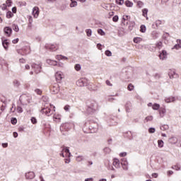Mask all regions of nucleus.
Here are the masks:
<instances>
[{
  "mask_svg": "<svg viewBox=\"0 0 181 181\" xmlns=\"http://www.w3.org/2000/svg\"><path fill=\"white\" fill-rule=\"evenodd\" d=\"M159 57H160V60H165L168 57V52L165 50H163L160 53Z\"/></svg>",
  "mask_w": 181,
  "mask_h": 181,
  "instance_id": "nucleus-15",
  "label": "nucleus"
},
{
  "mask_svg": "<svg viewBox=\"0 0 181 181\" xmlns=\"http://www.w3.org/2000/svg\"><path fill=\"white\" fill-rule=\"evenodd\" d=\"M133 41L134 42V43H139L140 42H142V38L137 37L134 38Z\"/></svg>",
  "mask_w": 181,
  "mask_h": 181,
  "instance_id": "nucleus-37",
  "label": "nucleus"
},
{
  "mask_svg": "<svg viewBox=\"0 0 181 181\" xmlns=\"http://www.w3.org/2000/svg\"><path fill=\"white\" fill-rule=\"evenodd\" d=\"M160 25H162V21H160V20H157V21H156V26H157V28H158V27L160 26Z\"/></svg>",
  "mask_w": 181,
  "mask_h": 181,
  "instance_id": "nucleus-47",
  "label": "nucleus"
},
{
  "mask_svg": "<svg viewBox=\"0 0 181 181\" xmlns=\"http://www.w3.org/2000/svg\"><path fill=\"white\" fill-rule=\"evenodd\" d=\"M153 110H158L160 108V105L159 104L155 103L152 106Z\"/></svg>",
  "mask_w": 181,
  "mask_h": 181,
  "instance_id": "nucleus-34",
  "label": "nucleus"
},
{
  "mask_svg": "<svg viewBox=\"0 0 181 181\" xmlns=\"http://www.w3.org/2000/svg\"><path fill=\"white\" fill-rule=\"evenodd\" d=\"M31 67L36 74L40 73V70H42V65L40 64H33Z\"/></svg>",
  "mask_w": 181,
  "mask_h": 181,
  "instance_id": "nucleus-7",
  "label": "nucleus"
},
{
  "mask_svg": "<svg viewBox=\"0 0 181 181\" xmlns=\"http://www.w3.org/2000/svg\"><path fill=\"white\" fill-rule=\"evenodd\" d=\"M13 13H12V11H8L6 13V18L8 19H11V18H13Z\"/></svg>",
  "mask_w": 181,
  "mask_h": 181,
  "instance_id": "nucleus-33",
  "label": "nucleus"
},
{
  "mask_svg": "<svg viewBox=\"0 0 181 181\" xmlns=\"http://www.w3.org/2000/svg\"><path fill=\"white\" fill-rule=\"evenodd\" d=\"M60 131L62 135H66V132L70 131V124L69 123L62 124L60 127Z\"/></svg>",
  "mask_w": 181,
  "mask_h": 181,
  "instance_id": "nucleus-4",
  "label": "nucleus"
},
{
  "mask_svg": "<svg viewBox=\"0 0 181 181\" xmlns=\"http://www.w3.org/2000/svg\"><path fill=\"white\" fill-rule=\"evenodd\" d=\"M64 110H65L66 111H69L70 110V105H66L64 106Z\"/></svg>",
  "mask_w": 181,
  "mask_h": 181,
  "instance_id": "nucleus-62",
  "label": "nucleus"
},
{
  "mask_svg": "<svg viewBox=\"0 0 181 181\" xmlns=\"http://www.w3.org/2000/svg\"><path fill=\"white\" fill-rule=\"evenodd\" d=\"M98 33L99 35H100V36H105V32H104V30H103V29H98Z\"/></svg>",
  "mask_w": 181,
  "mask_h": 181,
  "instance_id": "nucleus-38",
  "label": "nucleus"
},
{
  "mask_svg": "<svg viewBox=\"0 0 181 181\" xmlns=\"http://www.w3.org/2000/svg\"><path fill=\"white\" fill-rule=\"evenodd\" d=\"M86 35L87 36H88V37H90V36H91L93 31H91V29H87L86 30Z\"/></svg>",
  "mask_w": 181,
  "mask_h": 181,
  "instance_id": "nucleus-41",
  "label": "nucleus"
},
{
  "mask_svg": "<svg viewBox=\"0 0 181 181\" xmlns=\"http://www.w3.org/2000/svg\"><path fill=\"white\" fill-rule=\"evenodd\" d=\"M175 100V97H168L165 98V103H173Z\"/></svg>",
  "mask_w": 181,
  "mask_h": 181,
  "instance_id": "nucleus-25",
  "label": "nucleus"
},
{
  "mask_svg": "<svg viewBox=\"0 0 181 181\" xmlns=\"http://www.w3.org/2000/svg\"><path fill=\"white\" fill-rule=\"evenodd\" d=\"M11 122L13 125H15V124H16L18 122V119H16V118H15V117H12L11 119Z\"/></svg>",
  "mask_w": 181,
  "mask_h": 181,
  "instance_id": "nucleus-44",
  "label": "nucleus"
},
{
  "mask_svg": "<svg viewBox=\"0 0 181 181\" xmlns=\"http://www.w3.org/2000/svg\"><path fill=\"white\" fill-rule=\"evenodd\" d=\"M140 32H141V33H145V32H146V26H145V25H141L140 26Z\"/></svg>",
  "mask_w": 181,
  "mask_h": 181,
  "instance_id": "nucleus-30",
  "label": "nucleus"
},
{
  "mask_svg": "<svg viewBox=\"0 0 181 181\" xmlns=\"http://www.w3.org/2000/svg\"><path fill=\"white\" fill-rule=\"evenodd\" d=\"M127 89L129 90V91H132V90H134V85H132V83L129 84L127 86Z\"/></svg>",
  "mask_w": 181,
  "mask_h": 181,
  "instance_id": "nucleus-45",
  "label": "nucleus"
},
{
  "mask_svg": "<svg viewBox=\"0 0 181 181\" xmlns=\"http://www.w3.org/2000/svg\"><path fill=\"white\" fill-rule=\"evenodd\" d=\"M121 165L124 170H128V161L127 160V158H122Z\"/></svg>",
  "mask_w": 181,
  "mask_h": 181,
  "instance_id": "nucleus-9",
  "label": "nucleus"
},
{
  "mask_svg": "<svg viewBox=\"0 0 181 181\" xmlns=\"http://www.w3.org/2000/svg\"><path fill=\"white\" fill-rule=\"evenodd\" d=\"M55 119H58V121H60V119H61L60 115H54V121Z\"/></svg>",
  "mask_w": 181,
  "mask_h": 181,
  "instance_id": "nucleus-56",
  "label": "nucleus"
},
{
  "mask_svg": "<svg viewBox=\"0 0 181 181\" xmlns=\"http://www.w3.org/2000/svg\"><path fill=\"white\" fill-rule=\"evenodd\" d=\"M17 53L21 54V56H26V54H29L30 53V47L25 46L23 47L21 49H18Z\"/></svg>",
  "mask_w": 181,
  "mask_h": 181,
  "instance_id": "nucleus-2",
  "label": "nucleus"
},
{
  "mask_svg": "<svg viewBox=\"0 0 181 181\" xmlns=\"http://www.w3.org/2000/svg\"><path fill=\"white\" fill-rule=\"evenodd\" d=\"M177 141H178L177 137H175V136H173L169 139V142L170 144H172V145H175L177 144Z\"/></svg>",
  "mask_w": 181,
  "mask_h": 181,
  "instance_id": "nucleus-19",
  "label": "nucleus"
},
{
  "mask_svg": "<svg viewBox=\"0 0 181 181\" xmlns=\"http://www.w3.org/2000/svg\"><path fill=\"white\" fill-rule=\"evenodd\" d=\"M166 114V109L161 108L159 110V115L160 118H163L165 117V115Z\"/></svg>",
  "mask_w": 181,
  "mask_h": 181,
  "instance_id": "nucleus-20",
  "label": "nucleus"
},
{
  "mask_svg": "<svg viewBox=\"0 0 181 181\" xmlns=\"http://www.w3.org/2000/svg\"><path fill=\"white\" fill-rule=\"evenodd\" d=\"M90 129H93V132H97L98 131V124L97 123H95L94 125L90 124Z\"/></svg>",
  "mask_w": 181,
  "mask_h": 181,
  "instance_id": "nucleus-21",
  "label": "nucleus"
},
{
  "mask_svg": "<svg viewBox=\"0 0 181 181\" xmlns=\"http://www.w3.org/2000/svg\"><path fill=\"white\" fill-rule=\"evenodd\" d=\"M168 76L170 78H175V77H177V74H176L175 71L169 72Z\"/></svg>",
  "mask_w": 181,
  "mask_h": 181,
  "instance_id": "nucleus-27",
  "label": "nucleus"
},
{
  "mask_svg": "<svg viewBox=\"0 0 181 181\" xmlns=\"http://www.w3.org/2000/svg\"><path fill=\"white\" fill-rule=\"evenodd\" d=\"M142 16L146 18V21L149 19V18L148 17V8H144L142 10Z\"/></svg>",
  "mask_w": 181,
  "mask_h": 181,
  "instance_id": "nucleus-22",
  "label": "nucleus"
},
{
  "mask_svg": "<svg viewBox=\"0 0 181 181\" xmlns=\"http://www.w3.org/2000/svg\"><path fill=\"white\" fill-rule=\"evenodd\" d=\"M63 152H65V153H66V155L68 156V158H70L71 156V153H70V150L69 149V148L66 147L62 149Z\"/></svg>",
  "mask_w": 181,
  "mask_h": 181,
  "instance_id": "nucleus-24",
  "label": "nucleus"
},
{
  "mask_svg": "<svg viewBox=\"0 0 181 181\" xmlns=\"http://www.w3.org/2000/svg\"><path fill=\"white\" fill-rule=\"evenodd\" d=\"M56 59L57 60H63V55H57Z\"/></svg>",
  "mask_w": 181,
  "mask_h": 181,
  "instance_id": "nucleus-57",
  "label": "nucleus"
},
{
  "mask_svg": "<svg viewBox=\"0 0 181 181\" xmlns=\"http://www.w3.org/2000/svg\"><path fill=\"white\" fill-rule=\"evenodd\" d=\"M74 69L76 71H80L81 70V65H80V64H76Z\"/></svg>",
  "mask_w": 181,
  "mask_h": 181,
  "instance_id": "nucleus-35",
  "label": "nucleus"
},
{
  "mask_svg": "<svg viewBox=\"0 0 181 181\" xmlns=\"http://www.w3.org/2000/svg\"><path fill=\"white\" fill-rule=\"evenodd\" d=\"M151 35L153 39H158V37H159V33L153 31Z\"/></svg>",
  "mask_w": 181,
  "mask_h": 181,
  "instance_id": "nucleus-26",
  "label": "nucleus"
},
{
  "mask_svg": "<svg viewBox=\"0 0 181 181\" xmlns=\"http://www.w3.org/2000/svg\"><path fill=\"white\" fill-rule=\"evenodd\" d=\"M173 49H175V50H180L181 49V40H177V44L174 45Z\"/></svg>",
  "mask_w": 181,
  "mask_h": 181,
  "instance_id": "nucleus-17",
  "label": "nucleus"
},
{
  "mask_svg": "<svg viewBox=\"0 0 181 181\" xmlns=\"http://www.w3.org/2000/svg\"><path fill=\"white\" fill-rule=\"evenodd\" d=\"M50 90H51V92L52 93V94H57V93H59V91H60V88H59V85L57 83L52 86L51 87Z\"/></svg>",
  "mask_w": 181,
  "mask_h": 181,
  "instance_id": "nucleus-10",
  "label": "nucleus"
},
{
  "mask_svg": "<svg viewBox=\"0 0 181 181\" xmlns=\"http://www.w3.org/2000/svg\"><path fill=\"white\" fill-rule=\"evenodd\" d=\"M16 110H17L18 112H20V113L23 112V110L22 109V107H21V106H17Z\"/></svg>",
  "mask_w": 181,
  "mask_h": 181,
  "instance_id": "nucleus-50",
  "label": "nucleus"
},
{
  "mask_svg": "<svg viewBox=\"0 0 181 181\" xmlns=\"http://www.w3.org/2000/svg\"><path fill=\"white\" fill-rule=\"evenodd\" d=\"M71 8H74V6H77V1H71V3L70 4Z\"/></svg>",
  "mask_w": 181,
  "mask_h": 181,
  "instance_id": "nucleus-43",
  "label": "nucleus"
},
{
  "mask_svg": "<svg viewBox=\"0 0 181 181\" xmlns=\"http://www.w3.org/2000/svg\"><path fill=\"white\" fill-rule=\"evenodd\" d=\"M26 179H33L35 177V173L33 172H28L25 173Z\"/></svg>",
  "mask_w": 181,
  "mask_h": 181,
  "instance_id": "nucleus-18",
  "label": "nucleus"
},
{
  "mask_svg": "<svg viewBox=\"0 0 181 181\" xmlns=\"http://www.w3.org/2000/svg\"><path fill=\"white\" fill-rule=\"evenodd\" d=\"M6 6H11V5H12V0H7L6 1Z\"/></svg>",
  "mask_w": 181,
  "mask_h": 181,
  "instance_id": "nucleus-52",
  "label": "nucleus"
},
{
  "mask_svg": "<svg viewBox=\"0 0 181 181\" xmlns=\"http://www.w3.org/2000/svg\"><path fill=\"white\" fill-rule=\"evenodd\" d=\"M11 112H13L14 111H16V107H15V104L12 105V107L10 109Z\"/></svg>",
  "mask_w": 181,
  "mask_h": 181,
  "instance_id": "nucleus-53",
  "label": "nucleus"
},
{
  "mask_svg": "<svg viewBox=\"0 0 181 181\" xmlns=\"http://www.w3.org/2000/svg\"><path fill=\"white\" fill-rule=\"evenodd\" d=\"M6 4H3L0 8H1L2 11H5L6 9Z\"/></svg>",
  "mask_w": 181,
  "mask_h": 181,
  "instance_id": "nucleus-58",
  "label": "nucleus"
},
{
  "mask_svg": "<svg viewBox=\"0 0 181 181\" xmlns=\"http://www.w3.org/2000/svg\"><path fill=\"white\" fill-rule=\"evenodd\" d=\"M105 54L107 56V57H111V56H112V52H111L110 50H106L105 52Z\"/></svg>",
  "mask_w": 181,
  "mask_h": 181,
  "instance_id": "nucleus-39",
  "label": "nucleus"
},
{
  "mask_svg": "<svg viewBox=\"0 0 181 181\" xmlns=\"http://www.w3.org/2000/svg\"><path fill=\"white\" fill-rule=\"evenodd\" d=\"M105 153H111V148L106 147L104 148Z\"/></svg>",
  "mask_w": 181,
  "mask_h": 181,
  "instance_id": "nucleus-46",
  "label": "nucleus"
},
{
  "mask_svg": "<svg viewBox=\"0 0 181 181\" xmlns=\"http://www.w3.org/2000/svg\"><path fill=\"white\" fill-rule=\"evenodd\" d=\"M84 160V156H78V157H76V160L77 162H81V160Z\"/></svg>",
  "mask_w": 181,
  "mask_h": 181,
  "instance_id": "nucleus-42",
  "label": "nucleus"
},
{
  "mask_svg": "<svg viewBox=\"0 0 181 181\" xmlns=\"http://www.w3.org/2000/svg\"><path fill=\"white\" fill-rule=\"evenodd\" d=\"M137 6H139V8H142L144 6V3L142 1H138Z\"/></svg>",
  "mask_w": 181,
  "mask_h": 181,
  "instance_id": "nucleus-54",
  "label": "nucleus"
},
{
  "mask_svg": "<svg viewBox=\"0 0 181 181\" xmlns=\"http://www.w3.org/2000/svg\"><path fill=\"white\" fill-rule=\"evenodd\" d=\"M50 107H52V105H44V107L41 110L42 114H45L47 117H50V115H52V110H50Z\"/></svg>",
  "mask_w": 181,
  "mask_h": 181,
  "instance_id": "nucleus-3",
  "label": "nucleus"
},
{
  "mask_svg": "<svg viewBox=\"0 0 181 181\" xmlns=\"http://www.w3.org/2000/svg\"><path fill=\"white\" fill-rule=\"evenodd\" d=\"M156 47H158V49H162V42H158L156 45Z\"/></svg>",
  "mask_w": 181,
  "mask_h": 181,
  "instance_id": "nucleus-51",
  "label": "nucleus"
},
{
  "mask_svg": "<svg viewBox=\"0 0 181 181\" xmlns=\"http://www.w3.org/2000/svg\"><path fill=\"white\" fill-rule=\"evenodd\" d=\"M55 78L57 81H58V83H60V81H62V79L63 78V73L62 71H57L55 74Z\"/></svg>",
  "mask_w": 181,
  "mask_h": 181,
  "instance_id": "nucleus-12",
  "label": "nucleus"
},
{
  "mask_svg": "<svg viewBox=\"0 0 181 181\" xmlns=\"http://www.w3.org/2000/svg\"><path fill=\"white\" fill-rule=\"evenodd\" d=\"M2 45L4 47L5 50H8V46L9 45V42H8V40H6L4 37L1 38Z\"/></svg>",
  "mask_w": 181,
  "mask_h": 181,
  "instance_id": "nucleus-16",
  "label": "nucleus"
},
{
  "mask_svg": "<svg viewBox=\"0 0 181 181\" xmlns=\"http://www.w3.org/2000/svg\"><path fill=\"white\" fill-rule=\"evenodd\" d=\"M96 110H97V104L92 103V104L88 105L86 111H87L88 114H94V112H95Z\"/></svg>",
  "mask_w": 181,
  "mask_h": 181,
  "instance_id": "nucleus-5",
  "label": "nucleus"
},
{
  "mask_svg": "<svg viewBox=\"0 0 181 181\" xmlns=\"http://www.w3.org/2000/svg\"><path fill=\"white\" fill-rule=\"evenodd\" d=\"M125 5L126 6H127L128 8H132V6H134V3L131 2L130 1L127 0L125 1Z\"/></svg>",
  "mask_w": 181,
  "mask_h": 181,
  "instance_id": "nucleus-28",
  "label": "nucleus"
},
{
  "mask_svg": "<svg viewBox=\"0 0 181 181\" xmlns=\"http://www.w3.org/2000/svg\"><path fill=\"white\" fill-rule=\"evenodd\" d=\"M4 32L9 37L12 35V28L11 27H6L4 28Z\"/></svg>",
  "mask_w": 181,
  "mask_h": 181,
  "instance_id": "nucleus-13",
  "label": "nucleus"
},
{
  "mask_svg": "<svg viewBox=\"0 0 181 181\" xmlns=\"http://www.w3.org/2000/svg\"><path fill=\"white\" fill-rule=\"evenodd\" d=\"M31 101L32 96L30 95H23L20 97V102L22 104V105H28V104H30Z\"/></svg>",
  "mask_w": 181,
  "mask_h": 181,
  "instance_id": "nucleus-1",
  "label": "nucleus"
},
{
  "mask_svg": "<svg viewBox=\"0 0 181 181\" xmlns=\"http://www.w3.org/2000/svg\"><path fill=\"white\" fill-rule=\"evenodd\" d=\"M13 83L16 87H19V86H21V83H19L18 81H14Z\"/></svg>",
  "mask_w": 181,
  "mask_h": 181,
  "instance_id": "nucleus-59",
  "label": "nucleus"
},
{
  "mask_svg": "<svg viewBox=\"0 0 181 181\" xmlns=\"http://www.w3.org/2000/svg\"><path fill=\"white\" fill-rule=\"evenodd\" d=\"M152 119H153V116H147L144 119V123L149 122L152 121Z\"/></svg>",
  "mask_w": 181,
  "mask_h": 181,
  "instance_id": "nucleus-29",
  "label": "nucleus"
},
{
  "mask_svg": "<svg viewBox=\"0 0 181 181\" xmlns=\"http://www.w3.org/2000/svg\"><path fill=\"white\" fill-rule=\"evenodd\" d=\"M118 19H119V17H118V16H115L112 18L113 22H117V21H118Z\"/></svg>",
  "mask_w": 181,
  "mask_h": 181,
  "instance_id": "nucleus-61",
  "label": "nucleus"
},
{
  "mask_svg": "<svg viewBox=\"0 0 181 181\" xmlns=\"http://www.w3.org/2000/svg\"><path fill=\"white\" fill-rule=\"evenodd\" d=\"M35 92L37 93L38 95H40V94H42V90H40V89H35Z\"/></svg>",
  "mask_w": 181,
  "mask_h": 181,
  "instance_id": "nucleus-63",
  "label": "nucleus"
},
{
  "mask_svg": "<svg viewBox=\"0 0 181 181\" xmlns=\"http://www.w3.org/2000/svg\"><path fill=\"white\" fill-rule=\"evenodd\" d=\"M155 131H156V129L153 127H151L148 129L149 134H155Z\"/></svg>",
  "mask_w": 181,
  "mask_h": 181,
  "instance_id": "nucleus-48",
  "label": "nucleus"
},
{
  "mask_svg": "<svg viewBox=\"0 0 181 181\" xmlns=\"http://www.w3.org/2000/svg\"><path fill=\"white\" fill-rule=\"evenodd\" d=\"M163 141L162 140H158V148H163Z\"/></svg>",
  "mask_w": 181,
  "mask_h": 181,
  "instance_id": "nucleus-40",
  "label": "nucleus"
},
{
  "mask_svg": "<svg viewBox=\"0 0 181 181\" xmlns=\"http://www.w3.org/2000/svg\"><path fill=\"white\" fill-rule=\"evenodd\" d=\"M181 0H174L173 1V5H180Z\"/></svg>",
  "mask_w": 181,
  "mask_h": 181,
  "instance_id": "nucleus-49",
  "label": "nucleus"
},
{
  "mask_svg": "<svg viewBox=\"0 0 181 181\" xmlns=\"http://www.w3.org/2000/svg\"><path fill=\"white\" fill-rule=\"evenodd\" d=\"M47 64H49L50 66H57V62L54 60L47 59Z\"/></svg>",
  "mask_w": 181,
  "mask_h": 181,
  "instance_id": "nucleus-23",
  "label": "nucleus"
},
{
  "mask_svg": "<svg viewBox=\"0 0 181 181\" xmlns=\"http://www.w3.org/2000/svg\"><path fill=\"white\" fill-rule=\"evenodd\" d=\"M171 168H172V169H174V170H180V169H181V166L179 164L173 165Z\"/></svg>",
  "mask_w": 181,
  "mask_h": 181,
  "instance_id": "nucleus-31",
  "label": "nucleus"
},
{
  "mask_svg": "<svg viewBox=\"0 0 181 181\" xmlns=\"http://www.w3.org/2000/svg\"><path fill=\"white\" fill-rule=\"evenodd\" d=\"M161 131H167V129H169V126L168 124H164L160 127Z\"/></svg>",
  "mask_w": 181,
  "mask_h": 181,
  "instance_id": "nucleus-36",
  "label": "nucleus"
},
{
  "mask_svg": "<svg viewBox=\"0 0 181 181\" xmlns=\"http://www.w3.org/2000/svg\"><path fill=\"white\" fill-rule=\"evenodd\" d=\"M12 28L14 30V32H19V26L16 24H13L12 25Z\"/></svg>",
  "mask_w": 181,
  "mask_h": 181,
  "instance_id": "nucleus-32",
  "label": "nucleus"
},
{
  "mask_svg": "<svg viewBox=\"0 0 181 181\" xmlns=\"http://www.w3.org/2000/svg\"><path fill=\"white\" fill-rule=\"evenodd\" d=\"M45 49H47V50H51L52 52H54L55 50H57V49H59V46L56 45H49V44H46L45 46Z\"/></svg>",
  "mask_w": 181,
  "mask_h": 181,
  "instance_id": "nucleus-8",
  "label": "nucleus"
},
{
  "mask_svg": "<svg viewBox=\"0 0 181 181\" xmlns=\"http://www.w3.org/2000/svg\"><path fill=\"white\" fill-rule=\"evenodd\" d=\"M78 87H86L87 86V79L82 78L76 81Z\"/></svg>",
  "mask_w": 181,
  "mask_h": 181,
  "instance_id": "nucleus-6",
  "label": "nucleus"
},
{
  "mask_svg": "<svg viewBox=\"0 0 181 181\" xmlns=\"http://www.w3.org/2000/svg\"><path fill=\"white\" fill-rule=\"evenodd\" d=\"M116 2L118 5H122L124 4V0H117Z\"/></svg>",
  "mask_w": 181,
  "mask_h": 181,
  "instance_id": "nucleus-60",
  "label": "nucleus"
},
{
  "mask_svg": "<svg viewBox=\"0 0 181 181\" xmlns=\"http://www.w3.org/2000/svg\"><path fill=\"white\" fill-rule=\"evenodd\" d=\"M32 124H37V120L35 117H31Z\"/></svg>",
  "mask_w": 181,
  "mask_h": 181,
  "instance_id": "nucleus-55",
  "label": "nucleus"
},
{
  "mask_svg": "<svg viewBox=\"0 0 181 181\" xmlns=\"http://www.w3.org/2000/svg\"><path fill=\"white\" fill-rule=\"evenodd\" d=\"M113 166H115L116 169H121V163L118 158H115L113 160Z\"/></svg>",
  "mask_w": 181,
  "mask_h": 181,
  "instance_id": "nucleus-14",
  "label": "nucleus"
},
{
  "mask_svg": "<svg viewBox=\"0 0 181 181\" xmlns=\"http://www.w3.org/2000/svg\"><path fill=\"white\" fill-rule=\"evenodd\" d=\"M107 86H109V87H112V83L108 80L106 81Z\"/></svg>",
  "mask_w": 181,
  "mask_h": 181,
  "instance_id": "nucleus-64",
  "label": "nucleus"
},
{
  "mask_svg": "<svg viewBox=\"0 0 181 181\" xmlns=\"http://www.w3.org/2000/svg\"><path fill=\"white\" fill-rule=\"evenodd\" d=\"M34 18H39V7L37 6H35L33 8V12H32Z\"/></svg>",
  "mask_w": 181,
  "mask_h": 181,
  "instance_id": "nucleus-11",
  "label": "nucleus"
}]
</instances>
